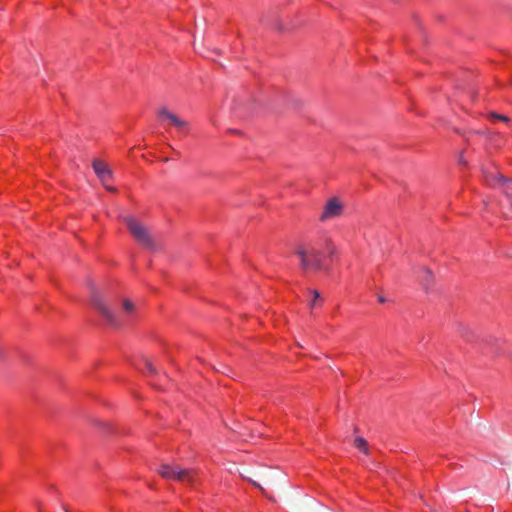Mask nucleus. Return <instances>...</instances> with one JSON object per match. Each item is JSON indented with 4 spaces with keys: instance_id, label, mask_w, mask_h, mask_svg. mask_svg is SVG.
Returning <instances> with one entry per match:
<instances>
[{
    "instance_id": "nucleus-5",
    "label": "nucleus",
    "mask_w": 512,
    "mask_h": 512,
    "mask_svg": "<svg viewBox=\"0 0 512 512\" xmlns=\"http://www.w3.org/2000/svg\"><path fill=\"white\" fill-rule=\"evenodd\" d=\"M191 471L183 470L175 466L171 465H162L159 468V474L166 479L169 480H177V481H190L191 480Z\"/></svg>"
},
{
    "instance_id": "nucleus-2",
    "label": "nucleus",
    "mask_w": 512,
    "mask_h": 512,
    "mask_svg": "<svg viewBox=\"0 0 512 512\" xmlns=\"http://www.w3.org/2000/svg\"><path fill=\"white\" fill-rule=\"evenodd\" d=\"M93 304L104 320L113 326H120L127 323L138 313L137 305L129 299H124L122 301L121 309L116 314L113 313L106 303L98 297L93 299Z\"/></svg>"
},
{
    "instance_id": "nucleus-11",
    "label": "nucleus",
    "mask_w": 512,
    "mask_h": 512,
    "mask_svg": "<svg viewBox=\"0 0 512 512\" xmlns=\"http://www.w3.org/2000/svg\"><path fill=\"white\" fill-rule=\"evenodd\" d=\"M354 444L357 449H359L363 453H367L368 448H367V442L365 439L358 437L355 439Z\"/></svg>"
},
{
    "instance_id": "nucleus-1",
    "label": "nucleus",
    "mask_w": 512,
    "mask_h": 512,
    "mask_svg": "<svg viewBox=\"0 0 512 512\" xmlns=\"http://www.w3.org/2000/svg\"><path fill=\"white\" fill-rule=\"evenodd\" d=\"M338 248L331 236H325L314 243L297 246L295 254L304 270L322 271L328 268L326 260L332 259Z\"/></svg>"
},
{
    "instance_id": "nucleus-8",
    "label": "nucleus",
    "mask_w": 512,
    "mask_h": 512,
    "mask_svg": "<svg viewBox=\"0 0 512 512\" xmlns=\"http://www.w3.org/2000/svg\"><path fill=\"white\" fill-rule=\"evenodd\" d=\"M417 277L425 289H428L433 283V273L426 267H422L417 272Z\"/></svg>"
},
{
    "instance_id": "nucleus-7",
    "label": "nucleus",
    "mask_w": 512,
    "mask_h": 512,
    "mask_svg": "<svg viewBox=\"0 0 512 512\" xmlns=\"http://www.w3.org/2000/svg\"><path fill=\"white\" fill-rule=\"evenodd\" d=\"M160 117L181 131L187 127V123L184 120L180 119L177 115L167 110H162L160 112Z\"/></svg>"
},
{
    "instance_id": "nucleus-6",
    "label": "nucleus",
    "mask_w": 512,
    "mask_h": 512,
    "mask_svg": "<svg viewBox=\"0 0 512 512\" xmlns=\"http://www.w3.org/2000/svg\"><path fill=\"white\" fill-rule=\"evenodd\" d=\"M92 167L97 175L98 179L105 186L107 190H113L111 184L112 181V171L104 161L100 159H95L92 162Z\"/></svg>"
},
{
    "instance_id": "nucleus-13",
    "label": "nucleus",
    "mask_w": 512,
    "mask_h": 512,
    "mask_svg": "<svg viewBox=\"0 0 512 512\" xmlns=\"http://www.w3.org/2000/svg\"><path fill=\"white\" fill-rule=\"evenodd\" d=\"M147 368L149 369L150 372H154V368L150 363H147Z\"/></svg>"
},
{
    "instance_id": "nucleus-9",
    "label": "nucleus",
    "mask_w": 512,
    "mask_h": 512,
    "mask_svg": "<svg viewBox=\"0 0 512 512\" xmlns=\"http://www.w3.org/2000/svg\"><path fill=\"white\" fill-rule=\"evenodd\" d=\"M484 178L489 185H494L496 181L501 180L497 168L490 166L489 169L483 170Z\"/></svg>"
},
{
    "instance_id": "nucleus-10",
    "label": "nucleus",
    "mask_w": 512,
    "mask_h": 512,
    "mask_svg": "<svg viewBox=\"0 0 512 512\" xmlns=\"http://www.w3.org/2000/svg\"><path fill=\"white\" fill-rule=\"evenodd\" d=\"M311 300H310V306L311 308H315L321 305V298L320 294L316 290L310 291Z\"/></svg>"
},
{
    "instance_id": "nucleus-4",
    "label": "nucleus",
    "mask_w": 512,
    "mask_h": 512,
    "mask_svg": "<svg viewBox=\"0 0 512 512\" xmlns=\"http://www.w3.org/2000/svg\"><path fill=\"white\" fill-rule=\"evenodd\" d=\"M133 237L143 246L150 247L152 241L146 228L134 217L128 215L123 219Z\"/></svg>"
},
{
    "instance_id": "nucleus-12",
    "label": "nucleus",
    "mask_w": 512,
    "mask_h": 512,
    "mask_svg": "<svg viewBox=\"0 0 512 512\" xmlns=\"http://www.w3.org/2000/svg\"><path fill=\"white\" fill-rule=\"evenodd\" d=\"M378 301H379L380 303H385V302H386V299H385L383 296H379V297H378Z\"/></svg>"
},
{
    "instance_id": "nucleus-14",
    "label": "nucleus",
    "mask_w": 512,
    "mask_h": 512,
    "mask_svg": "<svg viewBox=\"0 0 512 512\" xmlns=\"http://www.w3.org/2000/svg\"><path fill=\"white\" fill-rule=\"evenodd\" d=\"M497 118L503 120V121H507V118L505 116H496Z\"/></svg>"
},
{
    "instance_id": "nucleus-3",
    "label": "nucleus",
    "mask_w": 512,
    "mask_h": 512,
    "mask_svg": "<svg viewBox=\"0 0 512 512\" xmlns=\"http://www.w3.org/2000/svg\"><path fill=\"white\" fill-rule=\"evenodd\" d=\"M345 213V203L339 197H330L323 204L318 219L322 223L341 218Z\"/></svg>"
}]
</instances>
